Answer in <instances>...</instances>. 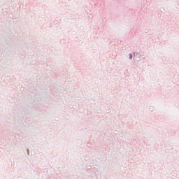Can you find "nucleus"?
Returning <instances> with one entry per match:
<instances>
[{
    "label": "nucleus",
    "instance_id": "nucleus-1",
    "mask_svg": "<svg viewBox=\"0 0 179 179\" xmlns=\"http://www.w3.org/2000/svg\"><path fill=\"white\" fill-rule=\"evenodd\" d=\"M129 58H130V59H132V54L129 55Z\"/></svg>",
    "mask_w": 179,
    "mask_h": 179
}]
</instances>
